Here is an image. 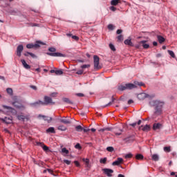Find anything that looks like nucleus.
<instances>
[{"label": "nucleus", "instance_id": "1", "mask_svg": "<svg viewBox=\"0 0 177 177\" xmlns=\"http://www.w3.org/2000/svg\"><path fill=\"white\" fill-rule=\"evenodd\" d=\"M151 106H154L155 107V114L156 115H160L162 113V107L164 106V102L158 100H152L149 102Z\"/></svg>", "mask_w": 177, "mask_h": 177}, {"label": "nucleus", "instance_id": "2", "mask_svg": "<svg viewBox=\"0 0 177 177\" xmlns=\"http://www.w3.org/2000/svg\"><path fill=\"white\" fill-rule=\"evenodd\" d=\"M145 84L142 82H134L133 84L129 83L126 84L124 86H120L118 87L119 91H125V89H135V88H138V86H144Z\"/></svg>", "mask_w": 177, "mask_h": 177}, {"label": "nucleus", "instance_id": "3", "mask_svg": "<svg viewBox=\"0 0 177 177\" xmlns=\"http://www.w3.org/2000/svg\"><path fill=\"white\" fill-rule=\"evenodd\" d=\"M50 103H53L52 102V98L50 97L46 96L44 97V102L39 100L31 103L30 106L31 107H38V106H45L46 104H50Z\"/></svg>", "mask_w": 177, "mask_h": 177}, {"label": "nucleus", "instance_id": "4", "mask_svg": "<svg viewBox=\"0 0 177 177\" xmlns=\"http://www.w3.org/2000/svg\"><path fill=\"white\" fill-rule=\"evenodd\" d=\"M48 51L50 53H46L48 56H51L53 57H66V54H62V53H55L56 52V48L50 47L48 48Z\"/></svg>", "mask_w": 177, "mask_h": 177}, {"label": "nucleus", "instance_id": "5", "mask_svg": "<svg viewBox=\"0 0 177 177\" xmlns=\"http://www.w3.org/2000/svg\"><path fill=\"white\" fill-rule=\"evenodd\" d=\"M41 45H44V43H42L41 41H36V43L34 44H28L26 45V48L28 49H32V48H39V46H41Z\"/></svg>", "mask_w": 177, "mask_h": 177}, {"label": "nucleus", "instance_id": "6", "mask_svg": "<svg viewBox=\"0 0 177 177\" xmlns=\"http://www.w3.org/2000/svg\"><path fill=\"white\" fill-rule=\"evenodd\" d=\"M99 57L97 55L93 56V63H94V68L95 70H99L100 66H99Z\"/></svg>", "mask_w": 177, "mask_h": 177}, {"label": "nucleus", "instance_id": "7", "mask_svg": "<svg viewBox=\"0 0 177 177\" xmlns=\"http://www.w3.org/2000/svg\"><path fill=\"white\" fill-rule=\"evenodd\" d=\"M1 121H3V122H5L6 124H12V117H5L0 118Z\"/></svg>", "mask_w": 177, "mask_h": 177}, {"label": "nucleus", "instance_id": "8", "mask_svg": "<svg viewBox=\"0 0 177 177\" xmlns=\"http://www.w3.org/2000/svg\"><path fill=\"white\" fill-rule=\"evenodd\" d=\"M124 162V159L122 158H118L115 161L112 162V165L115 167V165H120V164H122Z\"/></svg>", "mask_w": 177, "mask_h": 177}, {"label": "nucleus", "instance_id": "9", "mask_svg": "<svg viewBox=\"0 0 177 177\" xmlns=\"http://www.w3.org/2000/svg\"><path fill=\"white\" fill-rule=\"evenodd\" d=\"M24 49V47L23 46V45L18 46L17 48V56H19V57H20V56H21V52H23Z\"/></svg>", "mask_w": 177, "mask_h": 177}, {"label": "nucleus", "instance_id": "10", "mask_svg": "<svg viewBox=\"0 0 177 177\" xmlns=\"http://www.w3.org/2000/svg\"><path fill=\"white\" fill-rule=\"evenodd\" d=\"M38 118H44V121H47V122L48 124H50V122H52V118L51 117H48V116H45V115H38Z\"/></svg>", "mask_w": 177, "mask_h": 177}, {"label": "nucleus", "instance_id": "11", "mask_svg": "<svg viewBox=\"0 0 177 177\" xmlns=\"http://www.w3.org/2000/svg\"><path fill=\"white\" fill-rule=\"evenodd\" d=\"M146 97H149V95L146 94L145 93H141L138 95V99H139V100H145Z\"/></svg>", "mask_w": 177, "mask_h": 177}, {"label": "nucleus", "instance_id": "12", "mask_svg": "<svg viewBox=\"0 0 177 177\" xmlns=\"http://www.w3.org/2000/svg\"><path fill=\"white\" fill-rule=\"evenodd\" d=\"M105 175H107L108 176H111V174L114 172V171L111 169H102Z\"/></svg>", "mask_w": 177, "mask_h": 177}, {"label": "nucleus", "instance_id": "13", "mask_svg": "<svg viewBox=\"0 0 177 177\" xmlns=\"http://www.w3.org/2000/svg\"><path fill=\"white\" fill-rule=\"evenodd\" d=\"M3 109L8 111V113H16V110L15 109L8 106L6 105H3Z\"/></svg>", "mask_w": 177, "mask_h": 177}, {"label": "nucleus", "instance_id": "14", "mask_svg": "<svg viewBox=\"0 0 177 177\" xmlns=\"http://www.w3.org/2000/svg\"><path fill=\"white\" fill-rule=\"evenodd\" d=\"M21 62L24 68H26V70H30V68H31V66L28 65L27 62H26V60L21 59Z\"/></svg>", "mask_w": 177, "mask_h": 177}, {"label": "nucleus", "instance_id": "15", "mask_svg": "<svg viewBox=\"0 0 177 177\" xmlns=\"http://www.w3.org/2000/svg\"><path fill=\"white\" fill-rule=\"evenodd\" d=\"M140 44H142V47L144 48V49H149V48H150V45L146 44V40H142L140 42Z\"/></svg>", "mask_w": 177, "mask_h": 177}, {"label": "nucleus", "instance_id": "16", "mask_svg": "<svg viewBox=\"0 0 177 177\" xmlns=\"http://www.w3.org/2000/svg\"><path fill=\"white\" fill-rule=\"evenodd\" d=\"M124 44L129 45V46H133V44L131 41V38H128L126 40H124Z\"/></svg>", "mask_w": 177, "mask_h": 177}, {"label": "nucleus", "instance_id": "17", "mask_svg": "<svg viewBox=\"0 0 177 177\" xmlns=\"http://www.w3.org/2000/svg\"><path fill=\"white\" fill-rule=\"evenodd\" d=\"M59 121L60 122H62V124H71V120L66 118H62Z\"/></svg>", "mask_w": 177, "mask_h": 177}, {"label": "nucleus", "instance_id": "18", "mask_svg": "<svg viewBox=\"0 0 177 177\" xmlns=\"http://www.w3.org/2000/svg\"><path fill=\"white\" fill-rule=\"evenodd\" d=\"M158 41L159 44H162V42H165V38L161 35H158L157 36Z\"/></svg>", "mask_w": 177, "mask_h": 177}, {"label": "nucleus", "instance_id": "19", "mask_svg": "<svg viewBox=\"0 0 177 177\" xmlns=\"http://www.w3.org/2000/svg\"><path fill=\"white\" fill-rule=\"evenodd\" d=\"M47 133H56V131H55V127H49L46 129Z\"/></svg>", "mask_w": 177, "mask_h": 177}, {"label": "nucleus", "instance_id": "20", "mask_svg": "<svg viewBox=\"0 0 177 177\" xmlns=\"http://www.w3.org/2000/svg\"><path fill=\"white\" fill-rule=\"evenodd\" d=\"M82 161L85 162L86 168H91V165L89 164V160L88 158H83Z\"/></svg>", "mask_w": 177, "mask_h": 177}, {"label": "nucleus", "instance_id": "21", "mask_svg": "<svg viewBox=\"0 0 177 177\" xmlns=\"http://www.w3.org/2000/svg\"><path fill=\"white\" fill-rule=\"evenodd\" d=\"M17 117L19 121H24L25 120H27V116H24V115H18Z\"/></svg>", "mask_w": 177, "mask_h": 177}, {"label": "nucleus", "instance_id": "22", "mask_svg": "<svg viewBox=\"0 0 177 177\" xmlns=\"http://www.w3.org/2000/svg\"><path fill=\"white\" fill-rule=\"evenodd\" d=\"M160 128H161V124L160 123H155L153 125V129L154 131H156V129H160Z\"/></svg>", "mask_w": 177, "mask_h": 177}, {"label": "nucleus", "instance_id": "23", "mask_svg": "<svg viewBox=\"0 0 177 177\" xmlns=\"http://www.w3.org/2000/svg\"><path fill=\"white\" fill-rule=\"evenodd\" d=\"M151 158L153 161H158L160 160V156L158 154H153L152 155Z\"/></svg>", "mask_w": 177, "mask_h": 177}, {"label": "nucleus", "instance_id": "24", "mask_svg": "<svg viewBox=\"0 0 177 177\" xmlns=\"http://www.w3.org/2000/svg\"><path fill=\"white\" fill-rule=\"evenodd\" d=\"M12 104L17 109H21V107H23V106H21V104H20V103H19V102H12Z\"/></svg>", "mask_w": 177, "mask_h": 177}, {"label": "nucleus", "instance_id": "25", "mask_svg": "<svg viewBox=\"0 0 177 177\" xmlns=\"http://www.w3.org/2000/svg\"><path fill=\"white\" fill-rule=\"evenodd\" d=\"M57 129H58V131H67V127H66V126H64V125H59L57 127Z\"/></svg>", "mask_w": 177, "mask_h": 177}, {"label": "nucleus", "instance_id": "26", "mask_svg": "<svg viewBox=\"0 0 177 177\" xmlns=\"http://www.w3.org/2000/svg\"><path fill=\"white\" fill-rule=\"evenodd\" d=\"M118 3H120V0L111 1V5H112V6H117V5H118Z\"/></svg>", "mask_w": 177, "mask_h": 177}, {"label": "nucleus", "instance_id": "27", "mask_svg": "<svg viewBox=\"0 0 177 177\" xmlns=\"http://www.w3.org/2000/svg\"><path fill=\"white\" fill-rule=\"evenodd\" d=\"M142 130L144 132H149V131H150V126H149L148 124L144 126L142 129Z\"/></svg>", "mask_w": 177, "mask_h": 177}, {"label": "nucleus", "instance_id": "28", "mask_svg": "<svg viewBox=\"0 0 177 177\" xmlns=\"http://www.w3.org/2000/svg\"><path fill=\"white\" fill-rule=\"evenodd\" d=\"M75 129L77 132H82L84 130V128L81 125H77L75 127Z\"/></svg>", "mask_w": 177, "mask_h": 177}, {"label": "nucleus", "instance_id": "29", "mask_svg": "<svg viewBox=\"0 0 177 177\" xmlns=\"http://www.w3.org/2000/svg\"><path fill=\"white\" fill-rule=\"evenodd\" d=\"M100 164H106L107 162V158H100Z\"/></svg>", "mask_w": 177, "mask_h": 177}, {"label": "nucleus", "instance_id": "30", "mask_svg": "<svg viewBox=\"0 0 177 177\" xmlns=\"http://www.w3.org/2000/svg\"><path fill=\"white\" fill-rule=\"evenodd\" d=\"M136 160H143V155H142L140 153H138L136 156Z\"/></svg>", "mask_w": 177, "mask_h": 177}, {"label": "nucleus", "instance_id": "31", "mask_svg": "<svg viewBox=\"0 0 177 177\" xmlns=\"http://www.w3.org/2000/svg\"><path fill=\"white\" fill-rule=\"evenodd\" d=\"M55 74H56V75H62L63 70L59 69V70L55 71Z\"/></svg>", "mask_w": 177, "mask_h": 177}, {"label": "nucleus", "instance_id": "32", "mask_svg": "<svg viewBox=\"0 0 177 177\" xmlns=\"http://www.w3.org/2000/svg\"><path fill=\"white\" fill-rule=\"evenodd\" d=\"M63 102L68 103V104H73V102H71L68 98H64Z\"/></svg>", "mask_w": 177, "mask_h": 177}, {"label": "nucleus", "instance_id": "33", "mask_svg": "<svg viewBox=\"0 0 177 177\" xmlns=\"http://www.w3.org/2000/svg\"><path fill=\"white\" fill-rule=\"evenodd\" d=\"M167 52L169 55H170L174 59H175V53H174V51L169 50Z\"/></svg>", "mask_w": 177, "mask_h": 177}, {"label": "nucleus", "instance_id": "34", "mask_svg": "<svg viewBox=\"0 0 177 177\" xmlns=\"http://www.w3.org/2000/svg\"><path fill=\"white\" fill-rule=\"evenodd\" d=\"M164 151L166 153H169L171 151V147H165Z\"/></svg>", "mask_w": 177, "mask_h": 177}, {"label": "nucleus", "instance_id": "35", "mask_svg": "<svg viewBox=\"0 0 177 177\" xmlns=\"http://www.w3.org/2000/svg\"><path fill=\"white\" fill-rule=\"evenodd\" d=\"M81 68H82V70L85 69V68H89V67H91V64H84V65H82Z\"/></svg>", "mask_w": 177, "mask_h": 177}, {"label": "nucleus", "instance_id": "36", "mask_svg": "<svg viewBox=\"0 0 177 177\" xmlns=\"http://www.w3.org/2000/svg\"><path fill=\"white\" fill-rule=\"evenodd\" d=\"M118 41L119 42H122V41H124V37L122 36V35H120L119 36H118Z\"/></svg>", "mask_w": 177, "mask_h": 177}, {"label": "nucleus", "instance_id": "37", "mask_svg": "<svg viewBox=\"0 0 177 177\" xmlns=\"http://www.w3.org/2000/svg\"><path fill=\"white\" fill-rule=\"evenodd\" d=\"M7 93H8V95H13V90L10 88H8L6 89Z\"/></svg>", "mask_w": 177, "mask_h": 177}, {"label": "nucleus", "instance_id": "38", "mask_svg": "<svg viewBox=\"0 0 177 177\" xmlns=\"http://www.w3.org/2000/svg\"><path fill=\"white\" fill-rule=\"evenodd\" d=\"M107 151H109L110 153H113L114 151V147H108L106 148Z\"/></svg>", "mask_w": 177, "mask_h": 177}, {"label": "nucleus", "instance_id": "39", "mask_svg": "<svg viewBox=\"0 0 177 177\" xmlns=\"http://www.w3.org/2000/svg\"><path fill=\"white\" fill-rule=\"evenodd\" d=\"M104 131H111V128L108 127L100 129V132H104Z\"/></svg>", "mask_w": 177, "mask_h": 177}, {"label": "nucleus", "instance_id": "40", "mask_svg": "<svg viewBox=\"0 0 177 177\" xmlns=\"http://www.w3.org/2000/svg\"><path fill=\"white\" fill-rule=\"evenodd\" d=\"M62 153H64L65 154H68V150L66 147H64L62 149Z\"/></svg>", "mask_w": 177, "mask_h": 177}, {"label": "nucleus", "instance_id": "41", "mask_svg": "<svg viewBox=\"0 0 177 177\" xmlns=\"http://www.w3.org/2000/svg\"><path fill=\"white\" fill-rule=\"evenodd\" d=\"M109 48L111 50H113V52H115V47L114 46V45L113 44H109Z\"/></svg>", "mask_w": 177, "mask_h": 177}, {"label": "nucleus", "instance_id": "42", "mask_svg": "<svg viewBox=\"0 0 177 177\" xmlns=\"http://www.w3.org/2000/svg\"><path fill=\"white\" fill-rule=\"evenodd\" d=\"M114 133L115 135H117L118 136H120V135H121V133H122V129H119L118 131H114Z\"/></svg>", "mask_w": 177, "mask_h": 177}, {"label": "nucleus", "instance_id": "43", "mask_svg": "<svg viewBox=\"0 0 177 177\" xmlns=\"http://www.w3.org/2000/svg\"><path fill=\"white\" fill-rule=\"evenodd\" d=\"M108 30H111V31H113V30H114V26L113 24H109Z\"/></svg>", "mask_w": 177, "mask_h": 177}, {"label": "nucleus", "instance_id": "44", "mask_svg": "<svg viewBox=\"0 0 177 177\" xmlns=\"http://www.w3.org/2000/svg\"><path fill=\"white\" fill-rule=\"evenodd\" d=\"M75 148L77 149L78 150H81L82 147H81V145L80 143H77L75 145Z\"/></svg>", "mask_w": 177, "mask_h": 177}, {"label": "nucleus", "instance_id": "45", "mask_svg": "<svg viewBox=\"0 0 177 177\" xmlns=\"http://www.w3.org/2000/svg\"><path fill=\"white\" fill-rule=\"evenodd\" d=\"M76 74H77L78 75H82V74H84V70H79L76 72Z\"/></svg>", "mask_w": 177, "mask_h": 177}, {"label": "nucleus", "instance_id": "46", "mask_svg": "<svg viewBox=\"0 0 177 177\" xmlns=\"http://www.w3.org/2000/svg\"><path fill=\"white\" fill-rule=\"evenodd\" d=\"M28 54L30 55V56H31V57H32L33 59L37 58V55H35L34 53H30V52H27Z\"/></svg>", "mask_w": 177, "mask_h": 177}, {"label": "nucleus", "instance_id": "47", "mask_svg": "<svg viewBox=\"0 0 177 177\" xmlns=\"http://www.w3.org/2000/svg\"><path fill=\"white\" fill-rule=\"evenodd\" d=\"M42 149L44 150V151H48L49 150V147H48L46 145H42Z\"/></svg>", "mask_w": 177, "mask_h": 177}, {"label": "nucleus", "instance_id": "48", "mask_svg": "<svg viewBox=\"0 0 177 177\" xmlns=\"http://www.w3.org/2000/svg\"><path fill=\"white\" fill-rule=\"evenodd\" d=\"M132 153H129L125 155V158H132Z\"/></svg>", "mask_w": 177, "mask_h": 177}, {"label": "nucleus", "instance_id": "49", "mask_svg": "<svg viewBox=\"0 0 177 177\" xmlns=\"http://www.w3.org/2000/svg\"><path fill=\"white\" fill-rule=\"evenodd\" d=\"M113 102H114V99H113L111 102H109L106 105L104 106V107H108V106H111Z\"/></svg>", "mask_w": 177, "mask_h": 177}, {"label": "nucleus", "instance_id": "50", "mask_svg": "<svg viewBox=\"0 0 177 177\" xmlns=\"http://www.w3.org/2000/svg\"><path fill=\"white\" fill-rule=\"evenodd\" d=\"M110 10H112V12H115L117 10V8L114 7V6H111L109 8Z\"/></svg>", "mask_w": 177, "mask_h": 177}, {"label": "nucleus", "instance_id": "51", "mask_svg": "<svg viewBox=\"0 0 177 177\" xmlns=\"http://www.w3.org/2000/svg\"><path fill=\"white\" fill-rule=\"evenodd\" d=\"M64 162H65V164H66L67 165H70L71 164V161L68 160H64Z\"/></svg>", "mask_w": 177, "mask_h": 177}, {"label": "nucleus", "instance_id": "52", "mask_svg": "<svg viewBox=\"0 0 177 177\" xmlns=\"http://www.w3.org/2000/svg\"><path fill=\"white\" fill-rule=\"evenodd\" d=\"M74 164L75 165H76V167H80L81 165H80V162L77 161V160H75L74 161Z\"/></svg>", "mask_w": 177, "mask_h": 177}, {"label": "nucleus", "instance_id": "53", "mask_svg": "<svg viewBox=\"0 0 177 177\" xmlns=\"http://www.w3.org/2000/svg\"><path fill=\"white\" fill-rule=\"evenodd\" d=\"M72 39H75V41H78L80 39V37H78L77 36H75V35H73Z\"/></svg>", "mask_w": 177, "mask_h": 177}, {"label": "nucleus", "instance_id": "54", "mask_svg": "<svg viewBox=\"0 0 177 177\" xmlns=\"http://www.w3.org/2000/svg\"><path fill=\"white\" fill-rule=\"evenodd\" d=\"M83 131L84 132H89V131H91V129H89V128L86 127V128H83Z\"/></svg>", "mask_w": 177, "mask_h": 177}, {"label": "nucleus", "instance_id": "55", "mask_svg": "<svg viewBox=\"0 0 177 177\" xmlns=\"http://www.w3.org/2000/svg\"><path fill=\"white\" fill-rule=\"evenodd\" d=\"M38 24H30V27H38Z\"/></svg>", "mask_w": 177, "mask_h": 177}, {"label": "nucleus", "instance_id": "56", "mask_svg": "<svg viewBox=\"0 0 177 177\" xmlns=\"http://www.w3.org/2000/svg\"><path fill=\"white\" fill-rule=\"evenodd\" d=\"M122 32V30L121 29H118L117 31H116V34H121Z\"/></svg>", "mask_w": 177, "mask_h": 177}, {"label": "nucleus", "instance_id": "57", "mask_svg": "<svg viewBox=\"0 0 177 177\" xmlns=\"http://www.w3.org/2000/svg\"><path fill=\"white\" fill-rule=\"evenodd\" d=\"M76 95L77 96H79V97H83V96H84V94H82V93H77Z\"/></svg>", "mask_w": 177, "mask_h": 177}, {"label": "nucleus", "instance_id": "58", "mask_svg": "<svg viewBox=\"0 0 177 177\" xmlns=\"http://www.w3.org/2000/svg\"><path fill=\"white\" fill-rule=\"evenodd\" d=\"M30 88L34 89V91H37V87L35 86H30Z\"/></svg>", "mask_w": 177, "mask_h": 177}, {"label": "nucleus", "instance_id": "59", "mask_svg": "<svg viewBox=\"0 0 177 177\" xmlns=\"http://www.w3.org/2000/svg\"><path fill=\"white\" fill-rule=\"evenodd\" d=\"M132 103H133V100H129L128 101V104H132Z\"/></svg>", "mask_w": 177, "mask_h": 177}, {"label": "nucleus", "instance_id": "60", "mask_svg": "<svg viewBox=\"0 0 177 177\" xmlns=\"http://www.w3.org/2000/svg\"><path fill=\"white\" fill-rule=\"evenodd\" d=\"M35 70V71H37V73H41V68H37Z\"/></svg>", "mask_w": 177, "mask_h": 177}, {"label": "nucleus", "instance_id": "61", "mask_svg": "<svg viewBox=\"0 0 177 177\" xmlns=\"http://www.w3.org/2000/svg\"><path fill=\"white\" fill-rule=\"evenodd\" d=\"M153 46H157V45H158L157 41H153Z\"/></svg>", "mask_w": 177, "mask_h": 177}, {"label": "nucleus", "instance_id": "62", "mask_svg": "<svg viewBox=\"0 0 177 177\" xmlns=\"http://www.w3.org/2000/svg\"><path fill=\"white\" fill-rule=\"evenodd\" d=\"M136 122H134V123H132V124H131V127H136Z\"/></svg>", "mask_w": 177, "mask_h": 177}, {"label": "nucleus", "instance_id": "63", "mask_svg": "<svg viewBox=\"0 0 177 177\" xmlns=\"http://www.w3.org/2000/svg\"><path fill=\"white\" fill-rule=\"evenodd\" d=\"M66 35H67V37H73V34H71V33H67Z\"/></svg>", "mask_w": 177, "mask_h": 177}, {"label": "nucleus", "instance_id": "64", "mask_svg": "<svg viewBox=\"0 0 177 177\" xmlns=\"http://www.w3.org/2000/svg\"><path fill=\"white\" fill-rule=\"evenodd\" d=\"M118 177H124L122 174H118Z\"/></svg>", "mask_w": 177, "mask_h": 177}]
</instances>
